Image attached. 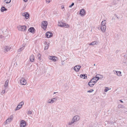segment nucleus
<instances>
[{
	"instance_id": "1",
	"label": "nucleus",
	"mask_w": 127,
	"mask_h": 127,
	"mask_svg": "<svg viewBox=\"0 0 127 127\" xmlns=\"http://www.w3.org/2000/svg\"><path fill=\"white\" fill-rule=\"evenodd\" d=\"M18 30L20 31L25 32L27 29V27L25 25H19L17 26Z\"/></svg>"
},
{
	"instance_id": "2",
	"label": "nucleus",
	"mask_w": 127,
	"mask_h": 127,
	"mask_svg": "<svg viewBox=\"0 0 127 127\" xmlns=\"http://www.w3.org/2000/svg\"><path fill=\"white\" fill-rule=\"evenodd\" d=\"M1 30L3 35L5 36V38L7 39L8 38V32L7 28L5 27L1 29Z\"/></svg>"
},
{
	"instance_id": "3",
	"label": "nucleus",
	"mask_w": 127,
	"mask_h": 127,
	"mask_svg": "<svg viewBox=\"0 0 127 127\" xmlns=\"http://www.w3.org/2000/svg\"><path fill=\"white\" fill-rule=\"evenodd\" d=\"M58 25L61 27L68 28L69 27V25L68 24L61 21L58 22Z\"/></svg>"
},
{
	"instance_id": "4",
	"label": "nucleus",
	"mask_w": 127,
	"mask_h": 127,
	"mask_svg": "<svg viewBox=\"0 0 127 127\" xmlns=\"http://www.w3.org/2000/svg\"><path fill=\"white\" fill-rule=\"evenodd\" d=\"M48 24V22L47 21H43L41 23V27L44 30H45L46 29Z\"/></svg>"
},
{
	"instance_id": "5",
	"label": "nucleus",
	"mask_w": 127,
	"mask_h": 127,
	"mask_svg": "<svg viewBox=\"0 0 127 127\" xmlns=\"http://www.w3.org/2000/svg\"><path fill=\"white\" fill-rule=\"evenodd\" d=\"M13 118V116H10L4 122V124L6 125L10 123L12 120Z\"/></svg>"
},
{
	"instance_id": "6",
	"label": "nucleus",
	"mask_w": 127,
	"mask_h": 127,
	"mask_svg": "<svg viewBox=\"0 0 127 127\" xmlns=\"http://www.w3.org/2000/svg\"><path fill=\"white\" fill-rule=\"evenodd\" d=\"M48 58L49 60H51L54 62L57 61L58 60L57 58L55 56H49L48 57Z\"/></svg>"
},
{
	"instance_id": "7",
	"label": "nucleus",
	"mask_w": 127,
	"mask_h": 127,
	"mask_svg": "<svg viewBox=\"0 0 127 127\" xmlns=\"http://www.w3.org/2000/svg\"><path fill=\"white\" fill-rule=\"evenodd\" d=\"M80 117L78 115L74 116L72 118V121H73L74 123L79 121L80 120Z\"/></svg>"
},
{
	"instance_id": "8",
	"label": "nucleus",
	"mask_w": 127,
	"mask_h": 127,
	"mask_svg": "<svg viewBox=\"0 0 127 127\" xmlns=\"http://www.w3.org/2000/svg\"><path fill=\"white\" fill-rule=\"evenodd\" d=\"M57 100V98H55L48 99L47 101V102L48 104H53Z\"/></svg>"
},
{
	"instance_id": "9",
	"label": "nucleus",
	"mask_w": 127,
	"mask_h": 127,
	"mask_svg": "<svg viewBox=\"0 0 127 127\" xmlns=\"http://www.w3.org/2000/svg\"><path fill=\"white\" fill-rule=\"evenodd\" d=\"M22 16L24 17L25 19H28L29 18L30 15L28 12H25L22 13Z\"/></svg>"
},
{
	"instance_id": "10",
	"label": "nucleus",
	"mask_w": 127,
	"mask_h": 127,
	"mask_svg": "<svg viewBox=\"0 0 127 127\" xmlns=\"http://www.w3.org/2000/svg\"><path fill=\"white\" fill-rule=\"evenodd\" d=\"M20 84L23 85H25L27 84L25 78L22 77L20 80Z\"/></svg>"
},
{
	"instance_id": "11",
	"label": "nucleus",
	"mask_w": 127,
	"mask_h": 127,
	"mask_svg": "<svg viewBox=\"0 0 127 127\" xmlns=\"http://www.w3.org/2000/svg\"><path fill=\"white\" fill-rule=\"evenodd\" d=\"M24 104V102L23 101H22L19 103L18 105L17 106V107L15 109V111H17L21 109L22 106V105Z\"/></svg>"
},
{
	"instance_id": "12",
	"label": "nucleus",
	"mask_w": 127,
	"mask_h": 127,
	"mask_svg": "<svg viewBox=\"0 0 127 127\" xmlns=\"http://www.w3.org/2000/svg\"><path fill=\"white\" fill-rule=\"evenodd\" d=\"M81 66L80 65H77L75 66L74 67V70L75 72H79Z\"/></svg>"
},
{
	"instance_id": "13",
	"label": "nucleus",
	"mask_w": 127,
	"mask_h": 127,
	"mask_svg": "<svg viewBox=\"0 0 127 127\" xmlns=\"http://www.w3.org/2000/svg\"><path fill=\"white\" fill-rule=\"evenodd\" d=\"M26 123L25 121L24 120H22L21 121V127H25L26 126Z\"/></svg>"
},
{
	"instance_id": "14",
	"label": "nucleus",
	"mask_w": 127,
	"mask_h": 127,
	"mask_svg": "<svg viewBox=\"0 0 127 127\" xmlns=\"http://www.w3.org/2000/svg\"><path fill=\"white\" fill-rule=\"evenodd\" d=\"M79 14L82 17L84 16L86 14V12L85 10L84 9H81L80 11Z\"/></svg>"
},
{
	"instance_id": "15",
	"label": "nucleus",
	"mask_w": 127,
	"mask_h": 127,
	"mask_svg": "<svg viewBox=\"0 0 127 127\" xmlns=\"http://www.w3.org/2000/svg\"><path fill=\"white\" fill-rule=\"evenodd\" d=\"M26 45V44L25 43L23 44L19 48L18 50V52H20L23 50L25 49Z\"/></svg>"
},
{
	"instance_id": "16",
	"label": "nucleus",
	"mask_w": 127,
	"mask_h": 127,
	"mask_svg": "<svg viewBox=\"0 0 127 127\" xmlns=\"http://www.w3.org/2000/svg\"><path fill=\"white\" fill-rule=\"evenodd\" d=\"M93 79L91 80L88 83V85L91 87H93L95 83V81H93Z\"/></svg>"
},
{
	"instance_id": "17",
	"label": "nucleus",
	"mask_w": 127,
	"mask_h": 127,
	"mask_svg": "<svg viewBox=\"0 0 127 127\" xmlns=\"http://www.w3.org/2000/svg\"><path fill=\"white\" fill-rule=\"evenodd\" d=\"M46 35L47 38H49L52 36L53 34L51 32H48L46 33Z\"/></svg>"
},
{
	"instance_id": "18",
	"label": "nucleus",
	"mask_w": 127,
	"mask_h": 127,
	"mask_svg": "<svg viewBox=\"0 0 127 127\" xmlns=\"http://www.w3.org/2000/svg\"><path fill=\"white\" fill-rule=\"evenodd\" d=\"M114 73L119 77H120L122 76V72L120 71L115 70L114 71Z\"/></svg>"
},
{
	"instance_id": "19",
	"label": "nucleus",
	"mask_w": 127,
	"mask_h": 127,
	"mask_svg": "<svg viewBox=\"0 0 127 127\" xmlns=\"http://www.w3.org/2000/svg\"><path fill=\"white\" fill-rule=\"evenodd\" d=\"M28 31L32 34L34 33L35 31L34 28L32 27H31L29 28L28 29Z\"/></svg>"
},
{
	"instance_id": "20",
	"label": "nucleus",
	"mask_w": 127,
	"mask_h": 127,
	"mask_svg": "<svg viewBox=\"0 0 127 127\" xmlns=\"http://www.w3.org/2000/svg\"><path fill=\"white\" fill-rule=\"evenodd\" d=\"M10 49V47L8 46H5L4 47L3 51L4 52L6 53L9 51Z\"/></svg>"
},
{
	"instance_id": "21",
	"label": "nucleus",
	"mask_w": 127,
	"mask_h": 127,
	"mask_svg": "<svg viewBox=\"0 0 127 127\" xmlns=\"http://www.w3.org/2000/svg\"><path fill=\"white\" fill-rule=\"evenodd\" d=\"M98 75H96V76L94 77L91 80H93V81H95V83L99 79V78L98 77Z\"/></svg>"
},
{
	"instance_id": "22",
	"label": "nucleus",
	"mask_w": 127,
	"mask_h": 127,
	"mask_svg": "<svg viewBox=\"0 0 127 127\" xmlns=\"http://www.w3.org/2000/svg\"><path fill=\"white\" fill-rule=\"evenodd\" d=\"M106 28V26H100V29L103 32H105Z\"/></svg>"
},
{
	"instance_id": "23",
	"label": "nucleus",
	"mask_w": 127,
	"mask_h": 127,
	"mask_svg": "<svg viewBox=\"0 0 127 127\" xmlns=\"http://www.w3.org/2000/svg\"><path fill=\"white\" fill-rule=\"evenodd\" d=\"M30 61L31 62H33L34 61V57L33 55H31L30 57Z\"/></svg>"
},
{
	"instance_id": "24",
	"label": "nucleus",
	"mask_w": 127,
	"mask_h": 127,
	"mask_svg": "<svg viewBox=\"0 0 127 127\" xmlns=\"http://www.w3.org/2000/svg\"><path fill=\"white\" fill-rule=\"evenodd\" d=\"M98 44V42H97L95 41L90 43L89 44V45L92 46L97 45Z\"/></svg>"
},
{
	"instance_id": "25",
	"label": "nucleus",
	"mask_w": 127,
	"mask_h": 127,
	"mask_svg": "<svg viewBox=\"0 0 127 127\" xmlns=\"http://www.w3.org/2000/svg\"><path fill=\"white\" fill-rule=\"evenodd\" d=\"M44 44L45 45L44 50H47L49 47L48 43L47 42L45 41L44 42Z\"/></svg>"
},
{
	"instance_id": "26",
	"label": "nucleus",
	"mask_w": 127,
	"mask_h": 127,
	"mask_svg": "<svg viewBox=\"0 0 127 127\" xmlns=\"http://www.w3.org/2000/svg\"><path fill=\"white\" fill-rule=\"evenodd\" d=\"M106 23V21L104 20L102 21L101 23L100 26H106L105 24Z\"/></svg>"
},
{
	"instance_id": "27",
	"label": "nucleus",
	"mask_w": 127,
	"mask_h": 127,
	"mask_svg": "<svg viewBox=\"0 0 127 127\" xmlns=\"http://www.w3.org/2000/svg\"><path fill=\"white\" fill-rule=\"evenodd\" d=\"M7 10V9L4 6H2L1 8L0 11L2 12H3L4 11Z\"/></svg>"
},
{
	"instance_id": "28",
	"label": "nucleus",
	"mask_w": 127,
	"mask_h": 127,
	"mask_svg": "<svg viewBox=\"0 0 127 127\" xmlns=\"http://www.w3.org/2000/svg\"><path fill=\"white\" fill-rule=\"evenodd\" d=\"M9 82V81L8 80H7L5 81V83L4 85V88H6L7 87L8 85Z\"/></svg>"
},
{
	"instance_id": "29",
	"label": "nucleus",
	"mask_w": 127,
	"mask_h": 127,
	"mask_svg": "<svg viewBox=\"0 0 127 127\" xmlns=\"http://www.w3.org/2000/svg\"><path fill=\"white\" fill-rule=\"evenodd\" d=\"M11 0H3V2L5 3L8 4L11 2Z\"/></svg>"
},
{
	"instance_id": "30",
	"label": "nucleus",
	"mask_w": 127,
	"mask_h": 127,
	"mask_svg": "<svg viewBox=\"0 0 127 127\" xmlns=\"http://www.w3.org/2000/svg\"><path fill=\"white\" fill-rule=\"evenodd\" d=\"M80 77L84 79H85L86 77H87V76L86 74H81L80 75Z\"/></svg>"
},
{
	"instance_id": "31",
	"label": "nucleus",
	"mask_w": 127,
	"mask_h": 127,
	"mask_svg": "<svg viewBox=\"0 0 127 127\" xmlns=\"http://www.w3.org/2000/svg\"><path fill=\"white\" fill-rule=\"evenodd\" d=\"M109 88L107 87H105L104 89V91L105 92H107L109 90Z\"/></svg>"
},
{
	"instance_id": "32",
	"label": "nucleus",
	"mask_w": 127,
	"mask_h": 127,
	"mask_svg": "<svg viewBox=\"0 0 127 127\" xmlns=\"http://www.w3.org/2000/svg\"><path fill=\"white\" fill-rule=\"evenodd\" d=\"M74 123V122L72 120L71 122H69L68 123V125H71Z\"/></svg>"
},
{
	"instance_id": "33",
	"label": "nucleus",
	"mask_w": 127,
	"mask_h": 127,
	"mask_svg": "<svg viewBox=\"0 0 127 127\" xmlns=\"http://www.w3.org/2000/svg\"><path fill=\"white\" fill-rule=\"evenodd\" d=\"M37 56L38 57V59L39 60H41V54L40 53H38V54Z\"/></svg>"
},
{
	"instance_id": "34",
	"label": "nucleus",
	"mask_w": 127,
	"mask_h": 127,
	"mask_svg": "<svg viewBox=\"0 0 127 127\" xmlns=\"http://www.w3.org/2000/svg\"><path fill=\"white\" fill-rule=\"evenodd\" d=\"M32 111L30 110L28 111V112H27V114L28 115H31V114H32Z\"/></svg>"
},
{
	"instance_id": "35",
	"label": "nucleus",
	"mask_w": 127,
	"mask_h": 127,
	"mask_svg": "<svg viewBox=\"0 0 127 127\" xmlns=\"http://www.w3.org/2000/svg\"><path fill=\"white\" fill-rule=\"evenodd\" d=\"M46 3L49 4L52 1V0H46Z\"/></svg>"
},
{
	"instance_id": "36",
	"label": "nucleus",
	"mask_w": 127,
	"mask_h": 127,
	"mask_svg": "<svg viewBox=\"0 0 127 127\" xmlns=\"http://www.w3.org/2000/svg\"><path fill=\"white\" fill-rule=\"evenodd\" d=\"M5 36L3 35H0V39L2 38H5Z\"/></svg>"
},
{
	"instance_id": "37",
	"label": "nucleus",
	"mask_w": 127,
	"mask_h": 127,
	"mask_svg": "<svg viewBox=\"0 0 127 127\" xmlns=\"http://www.w3.org/2000/svg\"><path fill=\"white\" fill-rule=\"evenodd\" d=\"M5 89H4L1 92V94H4L5 92Z\"/></svg>"
},
{
	"instance_id": "38",
	"label": "nucleus",
	"mask_w": 127,
	"mask_h": 127,
	"mask_svg": "<svg viewBox=\"0 0 127 127\" xmlns=\"http://www.w3.org/2000/svg\"><path fill=\"white\" fill-rule=\"evenodd\" d=\"M94 90L93 89L87 91L88 93H91L94 91Z\"/></svg>"
},
{
	"instance_id": "39",
	"label": "nucleus",
	"mask_w": 127,
	"mask_h": 127,
	"mask_svg": "<svg viewBox=\"0 0 127 127\" xmlns=\"http://www.w3.org/2000/svg\"><path fill=\"white\" fill-rule=\"evenodd\" d=\"M61 8L62 9H64L63 10L64 11L65 10V9H64V6L63 5H62L61 6Z\"/></svg>"
},
{
	"instance_id": "40",
	"label": "nucleus",
	"mask_w": 127,
	"mask_h": 127,
	"mask_svg": "<svg viewBox=\"0 0 127 127\" xmlns=\"http://www.w3.org/2000/svg\"><path fill=\"white\" fill-rule=\"evenodd\" d=\"M123 106V105L120 104V105H119L118 106V108H121Z\"/></svg>"
},
{
	"instance_id": "41",
	"label": "nucleus",
	"mask_w": 127,
	"mask_h": 127,
	"mask_svg": "<svg viewBox=\"0 0 127 127\" xmlns=\"http://www.w3.org/2000/svg\"><path fill=\"white\" fill-rule=\"evenodd\" d=\"M74 5V3H72L71 4V5H70L69 6V7L71 8Z\"/></svg>"
},
{
	"instance_id": "42",
	"label": "nucleus",
	"mask_w": 127,
	"mask_h": 127,
	"mask_svg": "<svg viewBox=\"0 0 127 127\" xmlns=\"http://www.w3.org/2000/svg\"><path fill=\"white\" fill-rule=\"evenodd\" d=\"M115 17L117 18L118 19H119V17H118V16L117 15H115Z\"/></svg>"
},
{
	"instance_id": "43",
	"label": "nucleus",
	"mask_w": 127,
	"mask_h": 127,
	"mask_svg": "<svg viewBox=\"0 0 127 127\" xmlns=\"http://www.w3.org/2000/svg\"><path fill=\"white\" fill-rule=\"evenodd\" d=\"M28 0H23V1L25 2H27L28 1Z\"/></svg>"
},
{
	"instance_id": "44",
	"label": "nucleus",
	"mask_w": 127,
	"mask_h": 127,
	"mask_svg": "<svg viewBox=\"0 0 127 127\" xmlns=\"http://www.w3.org/2000/svg\"><path fill=\"white\" fill-rule=\"evenodd\" d=\"M120 101L121 102H123L122 101V100H120Z\"/></svg>"
},
{
	"instance_id": "45",
	"label": "nucleus",
	"mask_w": 127,
	"mask_h": 127,
	"mask_svg": "<svg viewBox=\"0 0 127 127\" xmlns=\"http://www.w3.org/2000/svg\"><path fill=\"white\" fill-rule=\"evenodd\" d=\"M56 93H57L56 92H54V94H55Z\"/></svg>"
},
{
	"instance_id": "46",
	"label": "nucleus",
	"mask_w": 127,
	"mask_h": 127,
	"mask_svg": "<svg viewBox=\"0 0 127 127\" xmlns=\"http://www.w3.org/2000/svg\"><path fill=\"white\" fill-rule=\"evenodd\" d=\"M94 66H95V64H94Z\"/></svg>"
},
{
	"instance_id": "47",
	"label": "nucleus",
	"mask_w": 127,
	"mask_h": 127,
	"mask_svg": "<svg viewBox=\"0 0 127 127\" xmlns=\"http://www.w3.org/2000/svg\"><path fill=\"white\" fill-rule=\"evenodd\" d=\"M16 63V65H17V63Z\"/></svg>"
}]
</instances>
